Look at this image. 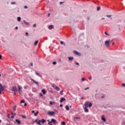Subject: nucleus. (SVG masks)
I'll list each match as a JSON object with an SVG mask.
<instances>
[{
	"label": "nucleus",
	"mask_w": 125,
	"mask_h": 125,
	"mask_svg": "<svg viewBox=\"0 0 125 125\" xmlns=\"http://www.w3.org/2000/svg\"><path fill=\"white\" fill-rule=\"evenodd\" d=\"M4 90V86H2L1 83H0V94H1V91Z\"/></svg>",
	"instance_id": "obj_3"
},
{
	"label": "nucleus",
	"mask_w": 125,
	"mask_h": 125,
	"mask_svg": "<svg viewBox=\"0 0 125 125\" xmlns=\"http://www.w3.org/2000/svg\"><path fill=\"white\" fill-rule=\"evenodd\" d=\"M18 87H19L18 91L19 92V94H21V93L22 92V87H21V86H18Z\"/></svg>",
	"instance_id": "obj_7"
},
{
	"label": "nucleus",
	"mask_w": 125,
	"mask_h": 125,
	"mask_svg": "<svg viewBox=\"0 0 125 125\" xmlns=\"http://www.w3.org/2000/svg\"><path fill=\"white\" fill-rule=\"evenodd\" d=\"M47 122H48V123L50 122L49 120H47Z\"/></svg>",
	"instance_id": "obj_59"
},
{
	"label": "nucleus",
	"mask_w": 125,
	"mask_h": 125,
	"mask_svg": "<svg viewBox=\"0 0 125 125\" xmlns=\"http://www.w3.org/2000/svg\"><path fill=\"white\" fill-rule=\"evenodd\" d=\"M49 15H50V14H48V16H49Z\"/></svg>",
	"instance_id": "obj_62"
},
{
	"label": "nucleus",
	"mask_w": 125,
	"mask_h": 125,
	"mask_svg": "<svg viewBox=\"0 0 125 125\" xmlns=\"http://www.w3.org/2000/svg\"><path fill=\"white\" fill-rule=\"evenodd\" d=\"M12 115L14 117V116H16V113H12Z\"/></svg>",
	"instance_id": "obj_33"
},
{
	"label": "nucleus",
	"mask_w": 125,
	"mask_h": 125,
	"mask_svg": "<svg viewBox=\"0 0 125 125\" xmlns=\"http://www.w3.org/2000/svg\"><path fill=\"white\" fill-rule=\"evenodd\" d=\"M109 42H110V41H107L105 42L104 44L105 46H110V43Z\"/></svg>",
	"instance_id": "obj_4"
},
{
	"label": "nucleus",
	"mask_w": 125,
	"mask_h": 125,
	"mask_svg": "<svg viewBox=\"0 0 125 125\" xmlns=\"http://www.w3.org/2000/svg\"><path fill=\"white\" fill-rule=\"evenodd\" d=\"M26 36H28V34L27 32L26 33Z\"/></svg>",
	"instance_id": "obj_57"
},
{
	"label": "nucleus",
	"mask_w": 125,
	"mask_h": 125,
	"mask_svg": "<svg viewBox=\"0 0 125 125\" xmlns=\"http://www.w3.org/2000/svg\"><path fill=\"white\" fill-rule=\"evenodd\" d=\"M64 43V42L62 41L61 42V44H63Z\"/></svg>",
	"instance_id": "obj_39"
},
{
	"label": "nucleus",
	"mask_w": 125,
	"mask_h": 125,
	"mask_svg": "<svg viewBox=\"0 0 125 125\" xmlns=\"http://www.w3.org/2000/svg\"><path fill=\"white\" fill-rule=\"evenodd\" d=\"M15 29H16V30H17V29H18V27L16 26V27H15Z\"/></svg>",
	"instance_id": "obj_53"
},
{
	"label": "nucleus",
	"mask_w": 125,
	"mask_h": 125,
	"mask_svg": "<svg viewBox=\"0 0 125 125\" xmlns=\"http://www.w3.org/2000/svg\"><path fill=\"white\" fill-rule=\"evenodd\" d=\"M65 124H66V123H65V122H62V125H65Z\"/></svg>",
	"instance_id": "obj_29"
},
{
	"label": "nucleus",
	"mask_w": 125,
	"mask_h": 125,
	"mask_svg": "<svg viewBox=\"0 0 125 125\" xmlns=\"http://www.w3.org/2000/svg\"><path fill=\"white\" fill-rule=\"evenodd\" d=\"M75 64H76V65H80V63H79V62H77Z\"/></svg>",
	"instance_id": "obj_44"
},
{
	"label": "nucleus",
	"mask_w": 125,
	"mask_h": 125,
	"mask_svg": "<svg viewBox=\"0 0 125 125\" xmlns=\"http://www.w3.org/2000/svg\"><path fill=\"white\" fill-rule=\"evenodd\" d=\"M97 10L98 11L100 10V7H97Z\"/></svg>",
	"instance_id": "obj_35"
},
{
	"label": "nucleus",
	"mask_w": 125,
	"mask_h": 125,
	"mask_svg": "<svg viewBox=\"0 0 125 125\" xmlns=\"http://www.w3.org/2000/svg\"><path fill=\"white\" fill-rule=\"evenodd\" d=\"M62 92H63V90H62V91L60 92L61 95H63V94H62Z\"/></svg>",
	"instance_id": "obj_37"
},
{
	"label": "nucleus",
	"mask_w": 125,
	"mask_h": 125,
	"mask_svg": "<svg viewBox=\"0 0 125 125\" xmlns=\"http://www.w3.org/2000/svg\"><path fill=\"white\" fill-rule=\"evenodd\" d=\"M82 99H83V98H82Z\"/></svg>",
	"instance_id": "obj_64"
},
{
	"label": "nucleus",
	"mask_w": 125,
	"mask_h": 125,
	"mask_svg": "<svg viewBox=\"0 0 125 125\" xmlns=\"http://www.w3.org/2000/svg\"><path fill=\"white\" fill-rule=\"evenodd\" d=\"M17 19H18V21L19 22H20V21H21V18L20 17H18L17 18Z\"/></svg>",
	"instance_id": "obj_20"
},
{
	"label": "nucleus",
	"mask_w": 125,
	"mask_h": 125,
	"mask_svg": "<svg viewBox=\"0 0 125 125\" xmlns=\"http://www.w3.org/2000/svg\"><path fill=\"white\" fill-rule=\"evenodd\" d=\"M89 19H90L89 17H88V18H87V20H89Z\"/></svg>",
	"instance_id": "obj_58"
},
{
	"label": "nucleus",
	"mask_w": 125,
	"mask_h": 125,
	"mask_svg": "<svg viewBox=\"0 0 125 125\" xmlns=\"http://www.w3.org/2000/svg\"><path fill=\"white\" fill-rule=\"evenodd\" d=\"M91 79H92V77H90L89 78V80H91Z\"/></svg>",
	"instance_id": "obj_49"
},
{
	"label": "nucleus",
	"mask_w": 125,
	"mask_h": 125,
	"mask_svg": "<svg viewBox=\"0 0 125 125\" xmlns=\"http://www.w3.org/2000/svg\"><path fill=\"white\" fill-rule=\"evenodd\" d=\"M1 57H2L1 55H0V59H1Z\"/></svg>",
	"instance_id": "obj_55"
},
{
	"label": "nucleus",
	"mask_w": 125,
	"mask_h": 125,
	"mask_svg": "<svg viewBox=\"0 0 125 125\" xmlns=\"http://www.w3.org/2000/svg\"><path fill=\"white\" fill-rule=\"evenodd\" d=\"M106 17H107L108 18H110V19H113L112 18V15H106Z\"/></svg>",
	"instance_id": "obj_17"
},
{
	"label": "nucleus",
	"mask_w": 125,
	"mask_h": 125,
	"mask_svg": "<svg viewBox=\"0 0 125 125\" xmlns=\"http://www.w3.org/2000/svg\"><path fill=\"white\" fill-rule=\"evenodd\" d=\"M24 88L25 89H26L27 87H26V86H24Z\"/></svg>",
	"instance_id": "obj_50"
},
{
	"label": "nucleus",
	"mask_w": 125,
	"mask_h": 125,
	"mask_svg": "<svg viewBox=\"0 0 125 125\" xmlns=\"http://www.w3.org/2000/svg\"><path fill=\"white\" fill-rule=\"evenodd\" d=\"M42 92L43 93V94L44 95V94H45V90H44V89H42Z\"/></svg>",
	"instance_id": "obj_18"
},
{
	"label": "nucleus",
	"mask_w": 125,
	"mask_h": 125,
	"mask_svg": "<svg viewBox=\"0 0 125 125\" xmlns=\"http://www.w3.org/2000/svg\"><path fill=\"white\" fill-rule=\"evenodd\" d=\"M21 118L23 119H26L27 117H26V115H21Z\"/></svg>",
	"instance_id": "obj_24"
},
{
	"label": "nucleus",
	"mask_w": 125,
	"mask_h": 125,
	"mask_svg": "<svg viewBox=\"0 0 125 125\" xmlns=\"http://www.w3.org/2000/svg\"><path fill=\"white\" fill-rule=\"evenodd\" d=\"M102 20H105V18H102Z\"/></svg>",
	"instance_id": "obj_51"
},
{
	"label": "nucleus",
	"mask_w": 125,
	"mask_h": 125,
	"mask_svg": "<svg viewBox=\"0 0 125 125\" xmlns=\"http://www.w3.org/2000/svg\"><path fill=\"white\" fill-rule=\"evenodd\" d=\"M31 66H33V63L31 62V64H30Z\"/></svg>",
	"instance_id": "obj_54"
},
{
	"label": "nucleus",
	"mask_w": 125,
	"mask_h": 125,
	"mask_svg": "<svg viewBox=\"0 0 125 125\" xmlns=\"http://www.w3.org/2000/svg\"><path fill=\"white\" fill-rule=\"evenodd\" d=\"M65 109L67 110V111H68L69 110V106L68 105L65 106Z\"/></svg>",
	"instance_id": "obj_25"
},
{
	"label": "nucleus",
	"mask_w": 125,
	"mask_h": 125,
	"mask_svg": "<svg viewBox=\"0 0 125 125\" xmlns=\"http://www.w3.org/2000/svg\"><path fill=\"white\" fill-rule=\"evenodd\" d=\"M13 118H14V115H12L11 118H12V119H13Z\"/></svg>",
	"instance_id": "obj_43"
},
{
	"label": "nucleus",
	"mask_w": 125,
	"mask_h": 125,
	"mask_svg": "<svg viewBox=\"0 0 125 125\" xmlns=\"http://www.w3.org/2000/svg\"><path fill=\"white\" fill-rule=\"evenodd\" d=\"M52 87H53L55 89L56 88V87H57V86H56V85H55V84H52Z\"/></svg>",
	"instance_id": "obj_16"
},
{
	"label": "nucleus",
	"mask_w": 125,
	"mask_h": 125,
	"mask_svg": "<svg viewBox=\"0 0 125 125\" xmlns=\"http://www.w3.org/2000/svg\"><path fill=\"white\" fill-rule=\"evenodd\" d=\"M12 91H14V92H15V91H17V87H16V86H13Z\"/></svg>",
	"instance_id": "obj_6"
},
{
	"label": "nucleus",
	"mask_w": 125,
	"mask_h": 125,
	"mask_svg": "<svg viewBox=\"0 0 125 125\" xmlns=\"http://www.w3.org/2000/svg\"><path fill=\"white\" fill-rule=\"evenodd\" d=\"M50 105H53V104H55V102H52L51 101L50 102Z\"/></svg>",
	"instance_id": "obj_22"
},
{
	"label": "nucleus",
	"mask_w": 125,
	"mask_h": 125,
	"mask_svg": "<svg viewBox=\"0 0 125 125\" xmlns=\"http://www.w3.org/2000/svg\"><path fill=\"white\" fill-rule=\"evenodd\" d=\"M122 125H125V121H124V122L122 123Z\"/></svg>",
	"instance_id": "obj_36"
},
{
	"label": "nucleus",
	"mask_w": 125,
	"mask_h": 125,
	"mask_svg": "<svg viewBox=\"0 0 125 125\" xmlns=\"http://www.w3.org/2000/svg\"><path fill=\"white\" fill-rule=\"evenodd\" d=\"M102 120L104 122H106V118L103 115L102 116Z\"/></svg>",
	"instance_id": "obj_10"
},
{
	"label": "nucleus",
	"mask_w": 125,
	"mask_h": 125,
	"mask_svg": "<svg viewBox=\"0 0 125 125\" xmlns=\"http://www.w3.org/2000/svg\"><path fill=\"white\" fill-rule=\"evenodd\" d=\"M60 107H63V105L60 104Z\"/></svg>",
	"instance_id": "obj_47"
},
{
	"label": "nucleus",
	"mask_w": 125,
	"mask_h": 125,
	"mask_svg": "<svg viewBox=\"0 0 125 125\" xmlns=\"http://www.w3.org/2000/svg\"><path fill=\"white\" fill-rule=\"evenodd\" d=\"M88 107H89V108L92 107V104L88 102H86L83 105V108L85 113H88V109H87Z\"/></svg>",
	"instance_id": "obj_1"
},
{
	"label": "nucleus",
	"mask_w": 125,
	"mask_h": 125,
	"mask_svg": "<svg viewBox=\"0 0 125 125\" xmlns=\"http://www.w3.org/2000/svg\"><path fill=\"white\" fill-rule=\"evenodd\" d=\"M52 122H51H51H50L48 123V125H52Z\"/></svg>",
	"instance_id": "obj_30"
},
{
	"label": "nucleus",
	"mask_w": 125,
	"mask_h": 125,
	"mask_svg": "<svg viewBox=\"0 0 125 125\" xmlns=\"http://www.w3.org/2000/svg\"><path fill=\"white\" fill-rule=\"evenodd\" d=\"M39 42V41H36L35 42V43H34V45H37V44H38Z\"/></svg>",
	"instance_id": "obj_23"
},
{
	"label": "nucleus",
	"mask_w": 125,
	"mask_h": 125,
	"mask_svg": "<svg viewBox=\"0 0 125 125\" xmlns=\"http://www.w3.org/2000/svg\"><path fill=\"white\" fill-rule=\"evenodd\" d=\"M74 53L76 55H80V53H79V52H77L76 51H74Z\"/></svg>",
	"instance_id": "obj_13"
},
{
	"label": "nucleus",
	"mask_w": 125,
	"mask_h": 125,
	"mask_svg": "<svg viewBox=\"0 0 125 125\" xmlns=\"http://www.w3.org/2000/svg\"><path fill=\"white\" fill-rule=\"evenodd\" d=\"M66 101V99L64 98H61L60 103H62V102H65Z\"/></svg>",
	"instance_id": "obj_8"
},
{
	"label": "nucleus",
	"mask_w": 125,
	"mask_h": 125,
	"mask_svg": "<svg viewBox=\"0 0 125 125\" xmlns=\"http://www.w3.org/2000/svg\"><path fill=\"white\" fill-rule=\"evenodd\" d=\"M48 28L49 30H51V29H53V28H54V26L52 25H51L48 26Z\"/></svg>",
	"instance_id": "obj_11"
},
{
	"label": "nucleus",
	"mask_w": 125,
	"mask_h": 125,
	"mask_svg": "<svg viewBox=\"0 0 125 125\" xmlns=\"http://www.w3.org/2000/svg\"><path fill=\"white\" fill-rule=\"evenodd\" d=\"M102 98H104V96L102 97Z\"/></svg>",
	"instance_id": "obj_60"
},
{
	"label": "nucleus",
	"mask_w": 125,
	"mask_h": 125,
	"mask_svg": "<svg viewBox=\"0 0 125 125\" xmlns=\"http://www.w3.org/2000/svg\"><path fill=\"white\" fill-rule=\"evenodd\" d=\"M26 106H27V103H25V104H24V106L26 107Z\"/></svg>",
	"instance_id": "obj_46"
},
{
	"label": "nucleus",
	"mask_w": 125,
	"mask_h": 125,
	"mask_svg": "<svg viewBox=\"0 0 125 125\" xmlns=\"http://www.w3.org/2000/svg\"><path fill=\"white\" fill-rule=\"evenodd\" d=\"M32 113H35V110H33V111H32Z\"/></svg>",
	"instance_id": "obj_52"
},
{
	"label": "nucleus",
	"mask_w": 125,
	"mask_h": 125,
	"mask_svg": "<svg viewBox=\"0 0 125 125\" xmlns=\"http://www.w3.org/2000/svg\"><path fill=\"white\" fill-rule=\"evenodd\" d=\"M38 114H39V111H37L36 113H35L34 114V116H35V117H37V116H38Z\"/></svg>",
	"instance_id": "obj_26"
},
{
	"label": "nucleus",
	"mask_w": 125,
	"mask_h": 125,
	"mask_svg": "<svg viewBox=\"0 0 125 125\" xmlns=\"http://www.w3.org/2000/svg\"><path fill=\"white\" fill-rule=\"evenodd\" d=\"M51 123H53V124H56V123H57V121H56L54 119H52Z\"/></svg>",
	"instance_id": "obj_9"
},
{
	"label": "nucleus",
	"mask_w": 125,
	"mask_h": 125,
	"mask_svg": "<svg viewBox=\"0 0 125 125\" xmlns=\"http://www.w3.org/2000/svg\"><path fill=\"white\" fill-rule=\"evenodd\" d=\"M122 85L125 87V83L122 84Z\"/></svg>",
	"instance_id": "obj_45"
},
{
	"label": "nucleus",
	"mask_w": 125,
	"mask_h": 125,
	"mask_svg": "<svg viewBox=\"0 0 125 125\" xmlns=\"http://www.w3.org/2000/svg\"><path fill=\"white\" fill-rule=\"evenodd\" d=\"M85 79L83 78H82V81H85Z\"/></svg>",
	"instance_id": "obj_38"
},
{
	"label": "nucleus",
	"mask_w": 125,
	"mask_h": 125,
	"mask_svg": "<svg viewBox=\"0 0 125 125\" xmlns=\"http://www.w3.org/2000/svg\"><path fill=\"white\" fill-rule=\"evenodd\" d=\"M75 119H76V120H78V119H80V118H79V117H75Z\"/></svg>",
	"instance_id": "obj_48"
},
{
	"label": "nucleus",
	"mask_w": 125,
	"mask_h": 125,
	"mask_svg": "<svg viewBox=\"0 0 125 125\" xmlns=\"http://www.w3.org/2000/svg\"><path fill=\"white\" fill-rule=\"evenodd\" d=\"M55 114V112H54V111H49L48 113V115H49V116H53V115H54Z\"/></svg>",
	"instance_id": "obj_5"
},
{
	"label": "nucleus",
	"mask_w": 125,
	"mask_h": 125,
	"mask_svg": "<svg viewBox=\"0 0 125 125\" xmlns=\"http://www.w3.org/2000/svg\"><path fill=\"white\" fill-rule=\"evenodd\" d=\"M23 22H24V23H25V24L26 25H29V22L26 21L24 20V21H23Z\"/></svg>",
	"instance_id": "obj_21"
},
{
	"label": "nucleus",
	"mask_w": 125,
	"mask_h": 125,
	"mask_svg": "<svg viewBox=\"0 0 125 125\" xmlns=\"http://www.w3.org/2000/svg\"><path fill=\"white\" fill-rule=\"evenodd\" d=\"M21 104H22V103H25V101H23V100H21Z\"/></svg>",
	"instance_id": "obj_31"
},
{
	"label": "nucleus",
	"mask_w": 125,
	"mask_h": 125,
	"mask_svg": "<svg viewBox=\"0 0 125 125\" xmlns=\"http://www.w3.org/2000/svg\"><path fill=\"white\" fill-rule=\"evenodd\" d=\"M36 74L37 75V76H39V77H41V74L38 73V72H36Z\"/></svg>",
	"instance_id": "obj_27"
},
{
	"label": "nucleus",
	"mask_w": 125,
	"mask_h": 125,
	"mask_svg": "<svg viewBox=\"0 0 125 125\" xmlns=\"http://www.w3.org/2000/svg\"><path fill=\"white\" fill-rule=\"evenodd\" d=\"M74 59V58L73 57H68V60L69 61H72Z\"/></svg>",
	"instance_id": "obj_14"
},
{
	"label": "nucleus",
	"mask_w": 125,
	"mask_h": 125,
	"mask_svg": "<svg viewBox=\"0 0 125 125\" xmlns=\"http://www.w3.org/2000/svg\"><path fill=\"white\" fill-rule=\"evenodd\" d=\"M11 4H15V2H11Z\"/></svg>",
	"instance_id": "obj_40"
},
{
	"label": "nucleus",
	"mask_w": 125,
	"mask_h": 125,
	"mask_svg": "<svg viewBox=\"0 0 125 125\" xmlns=\"http://www.w3.org/2000/svg\"><path fill=\"white\" fill-rule=\"evenodd\" d=\"M36 26V23H35L34 25H33V27H35Z\"/></svg>",
	"instance_id": "obj_56"
},
{
	"label": "nucleus",
	"mask_w": 125,
	"mask_h": 125,
	"mask_svg": "<svg viewBox=\"0 0 125 125\" xmlns=\"http://www.w3.org/2000/svg\"><path fill=\"white\" fill-rule=\"evenodd\" d=\"M16 105H15L14 107H13V110L14 111H15L16 110Z\"/></svg>",
	"instance_id": "obj_28"
},
{
	"label": "nucleus",
	"mask_w": 125,
	"mask_h": 125,
	"mask_svg": "<svg viewBox=\"0 0 125 125\" xmlns=\"http://www.w3.org/2000/svg\"><path fill=\"white\" fill-rule=\"evenodd\" d=\"M16 122L18 123V125H20L21 124V121H19V120H16Z\"/></svg>",
	"instance_id": "obj_12"
},
{
	"label": "nucleus",
	"mask_w": 125,
	"mask_h": 125,
	"mask_svg": "<svg viewBox=\"0 0 125 125\" xmlns=\"http://www.w3.org/2000/svg\"><path fill=\"white\" fill-rule=\"evenodd\" d=\"M0 77H1V74H0Z\"/></svg>",
	"instance_id": "obj_61"
},
{
	"label": "nucleus",
	"mask_w": 125,
	"mask_h": 125,
	"mask_svg": "<svg viewBox=\"0 0 125 125\" xmlns=\"http://www.w3.org/2000/svg\"><path fill=\"white\" fill-rule=\"evenodd\" d=\"M53 65H56V62H53Z\"/></svg>",
	"instance_id": "obj_34"
},
{
	"label": "nucleus",
	"mask_w": 125,
	"mask_h": 125,
	"mask_svg": "<svg viewBox=\"0 0 125 125\" xmlns=\"http://www.w3.org/2000/svg\"><path fill=\"white\" fill-rule=\"evenodd\" d=\"M87 89H89V87H87V88H85V90H86Z\"/></svg>",
	"instance_id": "obj_41"
},
{
	"label": "nucleus",
	"mask_w": 125,
	"mask_h": 125,
	"mask_svg": "<svg viewBox=\"0 0 125 125\" xmlns=\"http://www.w3.org/2000/svg\"><path fill=\"white\" fill-rule=\"evenodd\" d=\"M56 90H58V91H60V88L58 86H57L56 88H55Z\"/></svg>",
	"instance_id": "obj_19"
},
{
	"label": "nucleus",
	"mask_w": 125,
	"mask_h": 125,
	"mask_svg": "<svg viewBox=\"0 0 125 125\" xmlns=\"http://www.w3.org/2000/svg\"><path fill=\"white\" fill-rule=\"evenodd\" d=\"M46 121L43 119H42L41 120H40L39 119H37L35 121V123H36L37 125H42V124H44ZM42 123V124L41 123Z\"/></svg>",
	"instance_id": "obj_2"
},
{
	"label": "nucleus",
	"mask_w": 125,
	"mask_h": 125,
	"mask_svg": "<svg viewBox=\"0 0 125 125\" xmlns=\"http://www.w3.org/2000/svg\"><path fill=\"white\" fill-rule=\"evenodd\" d=\"M104 34H105V35H106V36H109V34H108V32H104Z\"/></svg>",
	"instance_id": "obj_32"
},
{
	"label": "nucleus",
	"mask_w": 125,
	"mask_h": 125,
	"mask_svg": "<svg viewBox=\"0 0 125 125\" xmlns=\"http://www.w3.org/2000/svg\"><path fill=\"white\" fill-rule=\"evenodd\" d=\"M31 81H32V82H33L34 83H36V84H37V85H39V83H38V82L35 81L34 80V79H31Z\"/></svg>",
	"instance_id": "obj_15"
},
{
	"label": "nucleus",
	"mask_w": 125,
	"mask_h": 125,
	"mask_svg": "<svg viewBox=\"0 0 125 125\" xmlns=\"http://www.w3.org/2000/svg\"><path fill=\"white\" fill-rule=\"evenodd\" d=\"M6 125H8V124H7Z\"/></svg>",
	"instance_id": "obj_63"
},
{
	"label": "nucleus",
	"mask_w": 125,
	"mask_h": 125,
	"mask_svg": "<svg viewBox=\"0 0 125 125\" xmlns=\"http://www.w3.org/2000/svg\"><path fill=\"white\" fill-rule=\"evenodd\" d=\"M24 8H28V7L27 6H24Z\"/></svg>",
	"instance_id": "obj_42"
}]
</instances>
